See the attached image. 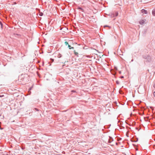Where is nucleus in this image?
I'll use <instances>...</instances> for the list:
<instances>
[{
  "mask_svg": "<svg viewBox=\"0 0 155 155\" xmlns=\"http://www.w3.org/2000/svg\"><path fill=\"white\" fill-rule=\"evenodd\" d=\"M78 9H80L82 10V8H79Z\"/></svg>",
  "mask_w": 155,
  "mask_h": 155,
  "instance_id": "7",
  "label": "nucleus"
},
{
  "mask_svg": "<svg viewBox=\"0 0 155 155\" xmlns=\"http://www.w3.org/2000/svg\"><path fill=\"white\" fill-rule=\"evenodd\" d=\"M141 12L143 13H144L145 14H146L147 13V10H145L144 9H142L141 10Z\"/></svg>",
  "mask_w": 155,
  "mask_h": 155,
  "instance_id": "2",
  "label": "nucleus"
},
{
  "mask_svg": "<svg viewBox=\"0 0 155 155\" xmlns=\"http://www.w3.org/2000/svg\"><path fill=\"white\" fill-rule=\"evenodd\" d=\"M155 92H154L153 93V94H154H154Z\"/></svg>",
  "mask_w": 155,
  "mask_h": 155,
  "instance_id": "9",
  "label": "nucleus"
},
{
  "mask_svg": "<svg viewBox=\"0 0 155 155\" xmlns=\"http://www.w3.org/2000/svg\"><path fill=\"white\" fill-rule=\"evenodd\" d=\"M68 47L70 49H71L72 48H74L73 47H71V46L70 45H68Z\"/></svg>",
  "mask_w": 155,
  "mask_h": 155,
  "instance_id": "3",
  "label": "nucleus"
},
{
  "mask_svg": "<svg viewBox=\"0 0 155 155\" xmlns=\"http://www.w3.org/2000/svg\"><path fill=\"white\" fill-rule=\"evenodd\" d=\"M152 14L154 16L155 15V13L154 11L153 10L152 11Z\"/></svg>",
  "mask_w": 155,
  "mask_h": 155,
  "instance_id": "6",
  "label": "nucleus"
},
{
  "mask_svg": "<svg viewBox=\"0 0 155 155\" xmlns=\"http://www.w3.org/2000/svg\"><path fill=\"white\" fill-rule=\"evenodd\" d=\"M74 53L76 55H77L78 54V53L77 52H75V51H74Z\"/></svg>",
  "mask_w": 155,
  "mask_h": 155,
  "instance_id": "5",
  "label": "nucleus"
},
{
  "mask_svg": "<svg viewBox=\"0 0 155 155\" xmlns=\"http://www.w3.org/2000/svg\"><path fill=\"white\" fill-rule=\"evenodd\" d=\"M65 44L66 45H69L68 44V43L67 41H65Z\"/></svg>",
  "mask_w": 155,
  "mask_h": 155,
  "instance_id": "4",
  "label": "nucleus"
},
{
  "mask_svg": "<svg viewBox=\"0 0 155 155\" xmlns=\"http://www.w3.org/2000/svg\"><path fill=\"white\" fill-rule=\"evenodd\" d=\"M1 26L2 27V24L1 23Z\"/></svg>",
  "mask_w": 155,
  "mask_h": 155,
  "instance_id": "8",
  "label": "nucleus"
},
{
  "mask_svg": "<svg viewBox=\"0 0 155 155\" xmlns=\"http://www.w3.org/2000/svg\"><path fill=\"white\" fill-rule=\"evenodd\" d=\"M145 21L144 20H141L140 21V24L142 25L145 23Z\"/></svg>",
  "mask_w": 155,
  "mask_h": 155,
  "instance_id": "1",
  "label": "nucleus"
}]
</instances>
